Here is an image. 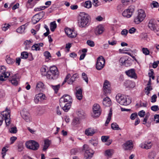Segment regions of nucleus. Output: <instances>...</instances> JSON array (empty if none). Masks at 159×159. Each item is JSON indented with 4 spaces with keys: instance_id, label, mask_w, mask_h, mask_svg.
<instances>
[{
    "instance_id": "obj_1",
    "label": "nucleus",
    "mask_w": 159,
    "mask_h": 159,
    "mask_svg": "<svg viewBox=\"0 0 159 159\" xmlns=\"http://www.w3.org/2000/svg\"><path fill=\"white\" fill-rule=\"evenodd\" d=\"M60 105L62 109L66 112H67L71 107L72 102L71 97L67 94L63 96L60 99Z\"/></svg>"
},
{
    "instance_id": "obj_2",
    "label": "nucleus",
    "mask_w": 159,
    "mask_h": 159,
    "mask_svg": "<svg viewBox=\"0 0 159 159\" xmlns=\"http://www.w3.org/2000/svg\"><path fill=\"white\" fill-rule=\"evenodd\" d=\"M90 16L88 14L83 12L78 17V24L80 28L86 27L89 24Z\"/></svg>"
},
{
    "instance_id": "obj_3",
    "label": "nucleus",
    "mask_w": 159,
    "mask_h": 159,
    "mask_svg": "<svg viewBox=\"0 0 159 159\" xmlns=\"http://www.w3.org/2000/svg\"><path fill=\"white\" fill-rule=\"evenodd\" d=\"M116 99L118 103L122 105L127 106L131 102V99L128 96L120 94L116 96Z\"/></svg>"
},
{
    "instance_id": "obj_4",
    "label": "nucleus",
    "mask_w": 159,
    "mask_h": 159,
    "mask_svg": "<svg viewBox=\"0 0 159 159\" xmlns=\"http://www.w3.org/2000/svg\"><path fill=\"white\" fill-rule=\"evenodd\" d=\"M146 16L144 11L139 9L138 11L137 16L134 18V21L136 24H139L143 21Z\"/></svg>"
},
{
    "instance_id": "obj_5",
    "label": "nucleus",
    "mask_w": 159,
    "mask_h": 159,
    "mask_svg": "<svg viewBox=\"0 0 159 159\" xmlns=\"http://www.w3.org/2000/svg\"><path fill=\"white\" fill-rule=\"evenodd\" d=\"M51 74L48 75V77L50 79L56 80L58 77L59 72L57 67L55 66L51 67L49 69Z\"/></svg>"
},
{
    "instance_id": "obj_6",
    "label": "nucleus",
    "mask_w": 159,
    "mask_h": 159,
    "mask_svg": "<svg viewBox=\"0 0 159 159\" xmlns=\"http://www.w3.org/2000/svg\"><path fill=\"white\" fill-rule=\"evenodd\" d=\"M25 144L27 148L33 150H37L39 147V143L34 140L27 141Z\"/></svg>"
},
{
    "instance_id": "obj_7",
    "label": "nucleus",
    "mask_w": 159,
    "mask_h": 159,
    "mask_svg": "<svg viewBox=\"0 0 159 159\" xmlns=\"http://www.w3.org/2000/svg\"><path fill=\"white\" fill-rule=\"evenodd\" d=\"M83 150L85 151L84 154V157L86 159H90L93 157L94 152L92 149L89 148V146L87 144H84L83 147Z\"/></svg>"
},
{
    "instance_id": "obj_8",
    "label": "nucleus",
    "mask_w": 159,
    "mask_h": 159,
    "mask_svg": "<svg viewBox=\"0 0 159 159\" xmlns=\"http://www.w3.org/2000/svg\"><path fill=\"white\" fill-rule=\"evenodd\" d=\"M93 113L91 114V116L93 117H98L100 116L101 110L98 104L95 103L93 105Z\"/></svg>"
},
{
    "instance_id": "obj_9",
    "label": "nucleus",
    "mask_w": 159,
    "mask_h": 159,
    "mask_svg": "<svg viewBox=\"0 0 159 159\" xmlns=\"http://www.w3.org/2000/svg\"><path fill=\"white\" fill-rule=\"evenodd\" d=\"M10 111L7 107L6 108L5 111H3L2 113L3 118H4L6 126H8L11 123L10 122Z\"/></svg>"
},
{
    "instance_id": "obj_10",
    "label": "nucleus",
    "mask_w": 159,
    "mask_h": 159,
    "mask_svg": "<svg viewBox=\"0 0 159 159\" xmlns=\"http://www.w3.org/2000/svg\"><path fill=\"white\" fill-rule=\"evenodd\" d=\"M135 9V7L133 5H131L128 8L125 10L122 13L123 16L127 18H129L131 16Z\"/></svg>"
},
{
    "instance_id": "obj_11",
    "label": "nucleus",
    "mask_w": 159,
    "mask_h": 159,
    "mask_svg": "<svg viewBox=\"0 0 159 159\" xmlns=\"http://www.w3.org/2000/svg\"><path fill=\"white\" fill-rule=\"evenodd\" d=\"M148 27L155 32L159 31V26L156 23V21L153 19L150 20L148 24Z\"/></svg>"
},
{
    "instance_id": "obj_12",
    "label": "nucleus",
    "mask_w": 159,
    "mask_h": 159,
    "mask_svg": "<svg viewBox=\"0 0 159 159\" xmlns=\"http://www.w3.org/2000/svg\"><path fill=\"white\" fill-rule=\"evenodd\" d=\"M105 60L102 56L99 57L97 59L96 67L98 70H100L103 68L105 64Z\"/></svg>"
},
{
    "instance_id": "obj_13",
    "label": "nucleus",
    "mask_w": 159,
    "mask_h": 159,
    "mask_svg": "<svg viewBox=\"0 0 159 159\" xmlns=\"http://www.w3.org/2000/svg\"><path fill=\"white\" fill-rule=\"evenodd\" d=\"M6 68L5 66H2L0 67V72H2L0 75V81H3L5 80L4 78H7L10 75L9 72H6Z\"/></svg>"
},
{
    "instance_id": "obj_14",
    "label": "nucleus",
    "mask_w": 159,
    "mask_h": 159,
    "mask_svg": "<svg viewBox=\"0 0 159 159\" xmlns=\"http://www.w3.org/2000/svg\"><path fill=\"white\" fill-rule=\"evenodd\" d=\"M22 118L27 122H30L31 120L30 116L29 113L25 110H23L21 112Z\"/></svg>"
},
{
    "instance_id": "obj_15",
    "label": "nucleus",
    "mask_w": 159,
    "mask_h": 159,
    "mask_svg": "<svg viewBox=\"0 0 159 159\" xmlns=\"http://www.w3.org/2000/svg\"><path fill=\"white\" fill-rule=\"evenodd\" d=\"M110 85L107 80H105L103 84V91L106 94L110 93L111 90L110 89Z\"/></svg>"
},
{
    "instance_id": "obj_16",
    "label": "nucleus",
    "mask_w": 159,
    "mask_h": 159,
    "mask_svg": "<svg viewBox=\"0 0 159 159\" xmlns=\"http://www.w3.org/2000/svg\"><path fill=\"white\" fill-rule=\"evenodd\" d=\"M125 73L128 76L131 78L136 79L137 78L135 70L134 69H131L126 71Z\"/></svg>"
},
{
    "instance_id": "obj_17",
    "label": "nucleus",
    "mask_w": 159,
    "mask_h": 159,
    "mask_svg": "<svg viewBox=\"0 0 159 159\" xmlns=\"http://www.w3.org/2000/svg\"><path fill=\"white\" fill-rule=\"evenodd\" d=\"M133 148V143L131 140L127 141L123 145V148L125 150H131Z\"/></svg>"
},
{
    "instance_id": "obj_18",
    "label": "nucleus",
    "mask_w": 159,
    "mask_h": 159,
    "mask_svg": "<svg viewBox=\"0 0 159 159\" xmlns=\"http://www.w3.org/2000/svg\"><path fill=\"white\" fill-rule=\"evenodd\" d=\"M152 144L151 142H145L144 143L141 144L139 146L142 148L147 149H150L151 148Z\"/></svg>"
},
{
    "instance_id": "obj_19",
    "label": "nucleus",
    "mask_w": 159,
    "mask_h": 159,
    "mask_svg": "<svg viewBox=\"0 0 159 159\" xmlns=\"http://www.w3.org/2000/svg\"><path fill=\"white\" fill-rule=\"evenodd\" d=\"M82 90L80 89H76L75 95L77 99L80 100H81L82 98L83 95L82 94Z\"/></svg>"
},
{
    "instance_id": "obj_20",
    "label": "nucleus",
    "mask_w": 159,
    "mask_h": 159,
    "mask_svg": "<svg viewBox=\"0 0 159 159\" xmlns=\"http://www.w3.org/2000/svg\"><path fill=\"white\" fill-rule=\"evenodd\" d=\"M102 103L106 107H109L111 105V101L109 98L106 97L103 99Z\"/></svg>"
},
{
    "instance_id": "obj_21",
    "label": "nucleus",
    "mask_w": 159,
    "mask_h": 159,
    "mask_svg": "<svg viewBox=\"0 0 159 159\" xmlns=\"http://www.w3.org/2000/svg\"><path fill=\"white\" fill-rule=\"evenodd\" d=\"M44 145L42 150L45 151H46L49 147L51 143V141L49 139H47L44 140Z\"/></svg>"
},
{
    "instance_id": "obj_22",
    "label": "nucleus",
    "mask_w": 159,
    "mask_h": 159,
    "mask_svg": "<svg viewBox=\"0 0 159 159\" xmlns=\"http://www.w3.org/2000/svg\"><path fill=\"white\" fill-rule=\"evenodd\" d=\"M85 133L87 136H91L95 133V131L93 129L89 128L85 130Z\"/></svg>"
},
{
    "instance_id": "obj_23",
    "label": "nucleus",
    "mask_w": 159,
    "mask_h": 159,
    "mask_svg": "<svg viewBox=\"0 0 159 159\" xmlns=\"http://www.w3.org/2000/svg\"><path fill=\"white\" fill-rule=\"evenodd\" d=\"M103 27L101 26H99L96 28L95 33L97 34H101L103 33Z\"/></svg>"
},
{
    "instance_id": "obj_24",
    "label": "nucleus",
    "mask_w": 159,
    "mask_h": 159,
    "mask_svg": "<svg viewBox=\"0 0 159 159\" xmlns=\"http://www.w3.org/2000/svg\"><path fill=\"white\" fill-rule=\"evenodd\" d=\"M9 81L11 82L12 84L13 85L16 86L18 84V82L16 79L15 77H13L9 79Z\"/></svg>"
},
{
    "instance_id": "obj_25",
    "label": "nucleus",
    "mask_w": 159,
    "mask_h": 159,
    "mask_svg": "<svg viewBox=\"0 0 159 159\" xmlns=\"http://www.w3.org/2000/svg\"><path fill=\"white\" fill-rule=\"evenodd\" d=\"M44 86V85L43 83L39 81L37 84L36 89L37 90H40L43 88Z\"/></svg>"
},
{
    "instance_id": "obj_26",
    "label": "nucleus",
    "mask_w": 159,
    "mask_h": 159,
    "mask_svg": "<svg viewBox=\"0 0 159 159\" xmlns=\"http://www.w3.org/2000/svg\"><path fill=\"white\" fill-rule=\"evenodd\" d=\"M26 24L23 25L17 29L16 30L17 32L20 33L24 32L25 29V26Z\"/></svg>"
},
{
    "instance_id": "obj_27",
    "label": "nucleus",
    "mask_w": 159,
    "mask_h": 159,
    "mask_svg": "<svg viewBox=\"0 0 159 159\" xmlns=\"http://www.w3.org/2000/svg\"><path fill=\"white\" fill-rule=\"evenodd\" d=\"M57 27V24L55 21L51 22L50 24V29L53 32Z\"/></svg>"
},
{
    "instance_id": "obj_28",
    "label": "nucleus",
    "mask_w": 159,
    "mask_h": 159,
    "mask_svg": "<svg viewBox=\"0 0 159 159\" xmlns=\"http://www.w3.org/2000/svg\"><path fill=\"white\" fill-rule=\"evenodd\" d=\"M128 61L127 60H126L124 59L123 58H121L119 60V62L121 64V65H125L126 66H128L129 65V64H126V63Z\"/></svg>"
},
{
    "instance_id": "obj_29",
    "label": "nucleus",
    "mask_w": 159,
    "mask_h": 159,
    "mask_svg": "<svg viewBox=\"0 0 159 159\" xmlns=\"http://www.w3.org/2000/svg\"><path fill=\"white\" fill-rule=\"evenodd\" d=\"M111 128L114 130H120L121 129L119 127L118 125L116 123H113L111 124Z\"/></svg>"
},
{
    "instance_id": "obj_30",
    "label": "nucleus",
    "mask_w": 159,
    "mask_h": 159,
    "mask_svg": "<svg viewBox=\"0 0 159 159\" xmlns=\"http://www.w3.org/2000/svg\"><path fill=\"white\" fill-rule=\"evenodd\" d=\"M156 156V153L153 151L150 152L148 154V157L149 159H154Z\"/></svg>"
},
{
    "instance_id": "obj_31",
    "label": "nucleus",
    "mask_w": 159,
    "mask_h": 159,
    "mask_svg": "<svg viewBox=\"0 0 159 159\" xmlns=\"http://www.w3.org/2000/svg\"><path fill=\"white\" fill-rule=\"evenodd\" d=\"M6 60L7 63L9 64H11L14 62V60L8 56H6Z\"/></svg>"
},
{
    "instance_id": "obj_32",
    "label": "nucleus",
    "mask_w": 159,
    "mask_h": 159,
    "mask_svg": "<svg viewBox=\"0 0 159 159\" xmlns=\"http://www.w3.org/2000/svg\"><path fill=\"white\" fill-rule=\"evenodd\" d=\"M50 87L54 90L56 93H57L59 89L60 85L59 84L56 85H50Z\"/></svg>"
},
{
    "instance_id": "obj_33",
    "label": "nucleus",
    "mask_w": 159,
    "mask_h": 159,
    "mask_svg": "<svg viewBox=\"0 0 159 159\" xmlns=\"http://www.w3.org/2000/svg\"><path fill=\"white\" fill-rule=\"evenodd\" d=\"M113 153V150H107L105 152V155L108 157L111 156Z\"/></svg>"
},
{
    "instance_id": "obj_34",
    "label": "nucleus",
    "mask_w": 159,
    "mask_h": 159,
    "mask_svg": "<svg viewBox=\"0 0 159 159\" xmlns=\"http://www.w3.org/2000/svg\"><path fill=\"white\" fill-rule=\"evenodd\" d=\"M77 114L80 117L82 118H84L85 115V113L83 111H78L77 112Z\"/></svg>"
},
{
    "instance_id": "obj_35",
    "label": "nucleus",
    "mask_w": 159,
    "mask_h": 159,
    "mask_svg": "<svg viewBox=\"0 0 159 159\" xmlns=\"http://www.w3.org/2000/svg\"><path fill=\"white\" fill-rule=\"evenodd\" d=\"M91 2L90 1H86L84 4V6L86 8H90L91 7Z\"/></svg>"
},
{
    "instance_id": "obj_36",
    "label": "nucleus",
    "mask_w": 159,
    "mask_h": 159,
    "mask_svg": "<svg viewBox=\"0 0 159 159\" xmlns=\"http://www.w3.org/2000/svg\"><path fill=\"white\" fill-rule=\"evenodd\" d=\"M80 123V121L79 118H75L73 120L72 124L74 126H76Z\"/></svg>"
},
{
    "instance_id": "obj_37",
    "label": "nucleus",
    "mask_w": 159,
    "mask_h": 159,
    "mask_svg": "<svg viewBox=\"0 0 159 159\" xmlns=\"http://www.w3.org/2000/svg\"><path fill=\"white\" fill-rule=\"evenodd\" d=\"M28 57V54L26 52H24L21 53V58L23 59H26Z\"/></svg>"
},
{
    "instance_id": "obj_38",
    "label": "nucleus",
    "mask_w": 159,
    "mask_h": 159,
    "mask_svg": "<svg viewBox=\"0 0 159 159\" xmlns=\"http://www.w3.org/2000/svg\"><path fill=\"white\" fill-rule=\"evenodd\" d=\"M37 17H38V15H35L34 16L32 19V23L34 24L37 23L40 19V18H37V20H36Z\"/></svg>"
},
{
    "instance_id": "obj_39",
    "label": "nucleus",
    "mask_w": 159,
    "mask_h": 159,
    "mask_svg": "<svg viewBox=\"0 0 159 159\" xmlns=\"http://www.w3.org/2000/svg\"><path fill=\"white\" fill-rule=\"evenodd\" d=\"M152 87L151 86H147V87L145 88V92L148 95L150 93V91L152 90Z\"/></svg>"
},
{
    "instance_id": "obj_40",
    "label": "nucleus",
    "mask_w": 159,
    "mask_h": 159,
    "mask_svg": "<svg viewBox=\"0 0 159 159\" xmlns=\"http://www.w3.org/2000/svg\"><path fill=\"white\" fill-rule=\"evenodd\" d=\"M135 0H121L122 2L124 5H127L134 1Z\"/></svg>"
},
{
    "instance_id": "obj_41",
    "label": "nucleus",
    "mask_w": 159,
    "mask_h": 159,
    "mask_svg": "<svg viewBox=\"0 0 159 159\" xmlns=\"http://www.w3.org/2000/svg\"><path fill=\"white\" fill-rule=\"evenodd\" d=\"M10 25L9 24H5L2 25V28L3 30L6 31L9 28Z\"/></svg>"
},
{
    "instance_id": "obj_42",
    "label": "nucleus",
    "mask_w": 159,
    "mask_h": 159,
    "mask_svg": "<svg viewBox=\"0 0 159 159\" xmlns=\"http://www.w3.org/2000/svg\"><path fill=\"white\" fill-rule=\"evenodd\" d=\"M73 30H72L70 29H66L65 30V32L66 34L69 37H70V36L71 35L72 33L73 32Z\"/></svg>"
},
{
    "instance_id": "obj_43",
    "label": "nucleus",
    "mask_w": 159,
    "mask_h": 159,
    "mask_svg": "<svg viewBox=\"0 0 159 159\" xmlns=\"http://www.w3.org/2000/svg\"><path fill=\"white\" fill-rule=\"evenodd\" d=\"M87 44L89 46L91 47H93L95 45V43L94 42L91 40H88L87 41Z\"/></svg>"
},
{
    "instance_id": "obj_44",
    "label": "nucleus",
    "mask_w": 159,
    "mask_h": 159,
    "mask_svg": "<svg viewBox=\"0 0 159 159\" xmlns=\"http://www.w3.org/2000/svg\"><path fill=\"white\" fill-rule=\"evenodd\" d=\"M142 51L143 53L146 55H149V54L150 52L147 48H143L142 49Z\"/></svg>"
},
{
    "instance_id": "obj_45",
    "label": "nucleus",
    "mask_w": 159,
    "mask_h": 159,
    "mask_svg": "<svg viewBox=\"0 0 159 159\" xmlns=\"http://www.w3.org/2000/svg\"><path fill=\"white\" fill-rule=\"evenodd\" d=\"M82 76L83 80L88 84V78L87 75L85 73L83 72L82 73Z\"/></svg>"
},
{
    "instance_id": "obj_46",
    "label": "nucleus",
    "mask_w": 159,
    "mask_h": 159,
    "mask_svg": "<svg viewBox=\"0 0 159 159\" xmlns=\"http://www.w3.org/2000/svg\"><path fill=\"white\" fill-rule=\"evenodd\" d=\"M18 149L19 152H21L23 150V145L22 143H20L18 144Z\"/></svg>"
},
{
    "instance_id": "obj_47",
    "label": "nucleus",
    "mask_w": 159,
    "mask_h": 159,
    "mask_svg": "<svg viewBox=\"0 0 159 159\" xmlns=\"http://www.w3.org/2000/svg\"><path fill=\"white\" fill-rule=\"evenodd\" d=\"M32 49L33 50H39L40 48L39 44H36L32 47Z\"/></svg>"
},
{
    "instance_id": "obj_48",
    "label": "nucleus",
    "mask_w": 159,
    "mask_h": 159,
    "mask_svg": "<svg viewBox=\"0 0 159 159\" xmlns=\"http://www.w3.org/2000/svg\"><path fill=\"white\" fill-rule=\"evenodd\" d=\"M140 38L145 40H147L148 38V35L146 33H142L140 35Z\"/></svg>"
},
{
    "instance_id": "obj_49",
    "label": "nucleus",
    "mask_w": 159,
    "mask_h": 159,
    "mask_svg": "<svg viewBox=\"0 0 159 159\" xmlns=\"http://www.w3.org/2000/svg\"><path fill=\"white\" fill-rule=\"evenodd\" d=\"M10 132L11 133L15 134L17 132V129L16 127L11 128L10 130Z\"/></svg>"
},
{
    "instance_id": "obj_50",
    "label": "nucleus",
    "mask_w": 159,
    "mask_h": 159,
    "mask_svg": "<svg viewBox=\"0 0 159 159\" xmlns=\"http://www.w3.org/2000/svg\"><path fill=\"white\" fill-rule=\"evenodd\" d=\"M151 110L156 111L159 110L158 106L157 105H154L152 106L151 107Z\"/></svg>"
},
{
    "instance_id": "obj_51",
    "label": "nucleus",
    "mask_w": 159,
    "mask_h": 159,
    "mask_svg": "<svg viewBox=\"0 0 159 159\" xmlns=\"http://www.w3.org/2000/svg\"><path fill=\"white\" fill-rule=\"evenodd\" d=\"M44 55L47 59H49V57H51L50 53L47 51H45L44 52Z\"/></svg>"
},
{
    "instance_id": "obj_52",
    "label": "nucleus",
    "mask_w": 159,
    "mask_h": 159,
    "mask_svg": "<svg viewBox=\"0 0 159 159\" xmlns=\"http://www.w3.org/2000/svg\"><path fill=\"white\" fill-rule=\"evenodd\" d=\"M36 96L40 99V101L44 99L45 97V95H43L42 93H39Z\"/></svg>"
},
{
    "instance_id": "obj_53",
    "label": "nucleus",
    "mask_w": 159,
    "mask_h": 159,
    "mask_svg": "<svg viewBox=\"0 0 159 159\" xmlns=\"http://www.w3.org/2000/svg\"><path fill=\"white\" fill-rule=\"evenodd\" d=\"M157 96L156 94H154L151 97V102H155L156 101Z\"/></svg>"
},
{
    "instance_id": "obj_54",
    "label": "nucleus",
    "mask_w": 159,
    "mask_h": 159,
    "mask_svg": "<svg viewBox=\"0 0 159 159\" xmlns=\"http://www.w3.org/2000/svg\"><path fill=\"white\" fill-rule=\"evenodd\" d=\"M158 5V3L156 1H153L151 4V7L152 8L157 7Z\"/></svg>"
},
{
    "instance_id": "obj_55",
    "label": "nucleus",
    "mask_w": 159,
    "mask_h": 159,
    "mask_svg": "<svg viewBox=\"0 0 159 159\" xmlns=\"http://www.w3.org/2000/svg\"><path fill=\"white\" fill-rule=\"evenodd\" d=\"M137 116L138 115L137 113L135 112L131 114L130 118L132 120H134Z\"/></svg>"
},
{
    "instance_id": "obj_56",
    "label": "nucleus",
    "mask_w": 159,
    "mask_h": 159,
    "mask_svg": "<svg viewBox=\"0 0 159 159\" xmlns=\"http://www.w3.org/2000/svg\"><path fill=\"white\" fill-rule=\"evenodd\" d=\"M45 12L43 11H41L39 12L38 14H36V15H38V16L41 19L42 17H43L45 15Z\"/></svg>"
},
{
    "instance_id": "obj_57",
    "label": "nucleus",
    "mask_w": 159,
    "mask_h": 159,
    "mask_svg": "<svg viewBox=\"0 0 159 159\" xmlns=\"http://www.w3.org/2000/svg\"><path fill=\"white\" fill-rule=\"evenodd\" d=\"M109 137L108 136H102L101 137V139L102 142H106L108 140Z\"/></svg>"
},
{
    "instance_id": "obj_58",
    "label": "nucleus",
    "mask_w": 159,
    "mask_h": 159,
    "mask_svg": "<svg viewBox=\"0 0 159 159\" xmlns=\"http://www.w3.org/2000/svg\"><path fill=\"white\" fill-rule=\"evenodd\" d=\"M145 112L143 111L142 110L139 111L138 113V115L141 117H143L145 115Z\"/></svg>"
},
{
    "instance_id": "obj_59",
    "label": "nucleus",
    "mask_w": 159,
    "mask_h": 159,
    "mask_svg": "<svg viewBox=\"0 0 159 159\" xmlns=\"http://www.w3.org/2000/svg\"><path fill=\"white\" fill-rule=\"evenodd\" d=\"M128 33V31L126 29L123 30L121 32V34L122 35L126 36Z\"/></svg>"
},
{
    "instance_id": "obj_60",
    "label": "nucleus",
    "mask_w": 159,
    "mask_h": 159,
    "mask_svg": "<svg viewBox=\"0 0 159 159\" xmlns=\"http://www.w3.org/2000/svg\"><path fill=\"white\" fill-rule=\"evenodd\" d=\"M78 78V75L76 74H75L73 75L70 78L71 79V80L74 81L75 80V79Z\"/></svg>"
},
{
    "instance_id": "obj_61",
    "label": "nucleus",
    "mask_w": 159,
    "mask_h": 159,
    "mask_svg": "<svg viewBox=\"0 0 159 159\" xmlns=\"http://www.w3.org/2000/svg\"><path fill=\"white\" fill-rule=\"evenodd\" d=\"M108 43L109 45L113 46L116 44L117 42L115 40H112L111 42L110 41H108Z\"/></svg>"
},
{
    "instance_id": "obj_62",
    "label": "nucleus",
    "mask_w": 159,
    "mask_h": 159,
    "mask_svg": "<svg viewBox=\"0 0 159 159\" xmlns=\"http://www.w3.org/2000/svg\"><path fill=\"white\" fill-rule=\"evenodd\" d=\"M136 30V29L134 27H132L129 29V33L130 34H134Z\"/></svg>"
},
{
    "instance_id": "obj_63",
    "label": "nucleus",
    "mask_w": 159,
    "mask_h": 159,
    "mask_svg": "<svg viewBox=\"0 0 159 159\" xmlns=\"http://www.w3.org/2000/svg\"><path fill=\"white\" fill-rule=\"evenodd\" d=\"M17 138L16 137L12 136L10 138L11 144L13 143L16 140Z\"/></svg>"
},
{
    "instance_id": "obj_64",
    "label": "nucleus",
    "mask_w": 159,
    "mask_h": 159,
    "mask_svg": "<svg viewBox=\"0 0 159 159\" xmlns=\"http://www.w3.org/2000/svg\"><path fill=\"white\" fill-rule=\"evenodd\" d=\"M155 121L156 123L159 122V115H155L154 116Z\"/></svg>"
}]
</instances>
